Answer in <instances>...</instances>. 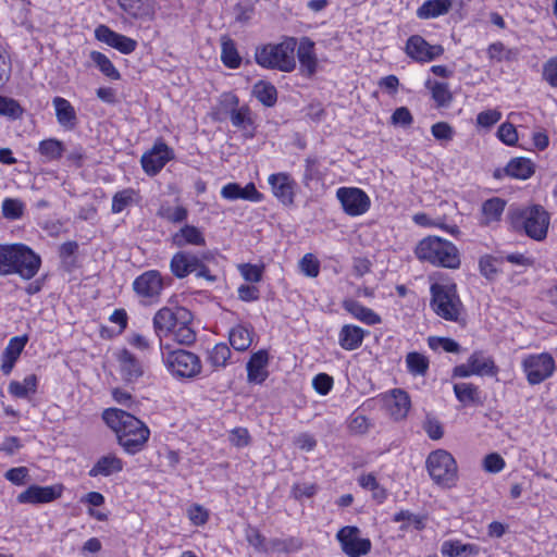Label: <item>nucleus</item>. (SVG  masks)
Returning <instances> with one entry per match:
<instances>
[{
	"mask_svg": "<svg viewBox=\"0 0 557 557\" xmlns=\"http://www.w3.org/2000/svg\"><path fill=\"white\" fill-rule=\"evenodd\" d=\"M273 195L284 205L294 203L295 181L287 173H276L269 176L268 180Z\"/></svg>",
	"mask_w": 557,
	"mask_h": 557,
	"instance_id": "obj_18",
	"label": "nucleus"
},
{
	"mask_svg": "<svg viewBox=\"0 0 557 557\" xmlns=\"http://www.w3.org/2000/svg\"><path fill=\"white\" fill-rule=\"evenodd\" d=\"M28 342L27 335L12 337L1 355V371L4 374L11 373L16 360Z\"/></svg>",
	"mask_w": 557,
	"mask_h": 557,
	"instance_id": "obj_23",
	"label": "nucleus"
},
{
	"mask_svg": "<svg viewBox=\"0 0 557 557\" xmlns=\"http://www.w3.org/2000/svg\"><path fill=\"white\" fill-rule=\"evenodd\" d=\"M416 256L436 267L457 269L460 265L458 249L450 242L437 236H428L419 242Z\"/></svg>",
	"mask_w": 557,
	"mask_h": 557,
	"instance_id": "obj_4",
	"label": "nucleus"
},
{
	"mask_svg": "<svg viewBox=\"0 0 557 557\" xmlns=\"http://www.w3.org/2000/svg\"><path fill=\"white\" fill-rule=\"evenodd\" d=\"M123 470V461L114 454H108L100 457L89 470V475L95 478L98 475L110 476Z\"/></svg>",
	"mask_w": 557,
	"mask_h": 557,
	"instance_id": "obj_26",
	"label": "nucleus"
},
{
	"mask_svg": "<svg viewBox=\"0 0 557 557\" xmlns=\"http://www.w3.org/2000/svg\"><path fill=\"white\" fill-rule=\"evenodd\" d=\"M117 360L124 380L132 382L143 375L141 362L127 349L117 354Z\"/></svg>",
	"mask_w": 557,
	"mask_h": 557,
	"instance_id": "obj_25",
	"label": "nucleus"
},
{
	"mask_svg": "<svg viewBox=\"0 0 557 557\" xmlns=\"http://www.w3.org/2000/svg\"><path fill=\"white\" fill-rule=\"evenodd\" d=\"M408 371L412 375H425L429 370V359L417 351L408 352L406 356Z\"/></svg>",
	"mask_w": 557,
	"mask_h": 557,
	"instance_id": "obj_43",
	"label": "nucleus"
},
{
	"mask_svg": "<svg viewBox=\"0 0 557 557\" xmlns=\"http://www.w3.org/2000/svg\"><path fill=\"white\" fill-rule=\"evenodd\" d=\"M344 308L356 319L368 325H374L381 322V318L372 309L362 306L356 300L344 301Z\"/></svg>",
	"mask_w": 557,
	"mask_h": 557,
	"instance_id": "obj_33",
	"label": "nucleus"
},
{
	"mask_svg": "<svg viewBox=\"0 0 557 557\" xmlns=\"http://www.w3.org/2000/svg\"><path fill=\"white\" fill-rule=\"evenodd\" d=\"M407 54L420 62H429L440 57L444 49L440 45L431 46L424 38L413 35L407 40Z\"/></svg>",
	"mask_w": 557,
	"mask_h": 557,
	"instance_id": "obj_16",
	"label": "nucleus"
},
{
	"mask_svg": "<svg viewBox=\"0 0 557 557\" xmlns=\"http://www.w3.org/2000/svg\"><path fill=\"white\" fill-rule=\"evenodd\" d=\"M230 442L236 447H245L249 444V432L245 428H235L228 436Z\"/></svg>",
	"mask_w": 557,
	"mask_h": 557,
	"instance_id": "obj_64",
	"label": "nucleus"
},
{
	"mask_svg": "<svg viewBox=\"0 0 557 557\" xmlns=\"http://www.w3.org/2000/svg\"><path fill=\"white\" fill-rule=\"evenodd\" d=\"M507 176L517 180H528L534 174V164L530 159L518 157L511 159L504 168Z\"/></svg>",
	"mask_w": 557,
	"mask_h": 557,
	"instance_id": "obj_29",
	"label": "nucleus"
},
{
	"mask_svg": "<svg viewBox=\"0 0 557 557\" xmlns=\"http://www.w3.org/2000/svg\"><path fill=\"white\" fill-rule=\"evenodd\" d=\"M23 113L24 110L16 100L0 95V115L16 120L20 119Z\"/></svg>",
	"mask_w": 557,
	"mask_h": 557,
	"instance_id": "obj_48",
	"label": "nucleus"
},
{
	"mask_svg": "<svg viewBox=\"0 0 557 557\" xmlns=\"http://www.w3.org/2000/svg\"><path fill=\"white\" fill-rule=\"evenodd\" d=\"M14 244L0 245V275H10Z\"/></svg>",
	"mask_w": 557,
	"mask_h": 557,
	"instance_id": "obj_59",
	"label": "nucleus"
},
{
	"mask_svg": "<svg viewBox=\"0 0 557 557\" xmlns=\"http://www.w3.org/2000/svg\"><path fill=\"white\" fill-rule=\"evenodd\" d=\"M95 37L123 54H129L137 48V41L135 39L115 33L107 25H99L95 29Z\"/></svg>",
	"mask_w": 557,
	"mask_h": 557,
	"instance_id": "obj_15",
	"label": "nucleus"
},
{
	"mask_svg": "<svg viewBox=\"0 0 557 557\" xmlns=\"http://www.w3.org/2000/svg\"><path fill=\"white\" fill-rule=\"evenodd\" d=\"M312 385L319 394L326 395L333 386V379L326 373H319L314 376Z\"/></svg>",
	"mask_w": 557,
	"mask_h": 557,
	"instance_id": "obj_62",
	"label": "nucleus"
},
{
	"mask_svg": "<svg viewBox=\"0 0 557 557\" xmlns=\"http://www.w3.org/2000/svg\"><path fill=\"white\" fill-rule=\"evenodd\" d=\"M168 370L177 377L193 379L201 372L199 357L188 350L177 349L163 355Z\"/></svg>",
	"mask_w": 557,
	"mask_h": 557,
	"instance_id": "obj_8",
	"label": "nucleus"
},
{
	"mask_svg": "<svg viewBox=\"0 0 557 557\" xmlns=\"http://www.w3.org/2000/svg\"><path fill=\"white\" fill-rule=\"evenodd\" d=\"M505 207L506 201L498 197H494L484 201L482 205L484 222L488 224L492 222L499 221L505 210Z\"/></svg>",
	"mask_w": 557,
	"mask_h": 557,
	"instance_id": "obj_38",
	"label": "nucleus"
},
{
	"mask_svg": "<svg viewBox=\"0 0 557 557\" xmlns=\"http://www.w3.org/2000/svg\"><path fill=\"white\" fill-rule=\"evenodd\" d=\"M478 547L474 545L450 541L444 542L441 548V553L445 557H458L466 553L469 555H475L478 554Z\"/></svg>",
	"mask_w": 557,
	"mask_h": 557,
	"instance_id": "obj_44",
	"label": "nucleus"
},
{
	"mask_svg": "<svg viewBox=\"0 0 557 557\" xmlns=\"http://www.w3.org/2000/svg\"><path fill=\"white\" fill-rule=\"evenodd\" d=\"M90 59L103 75L113 81L120 79V72L106 54L99 51H91Z\"/></svg>",
	"mask_w": 557,
	"mask_h": 557,
	"instance_id": "obj_41",
	"label": "nucleus"
},
{
	"mask_svg": "<svg viewBox=\"0 0 557 557\" xmlns=\"http://www.w3.org/2000/svg\"><path fill=\"white\" fill-rule=\"evenodd\" d=\"M469 367L476 375H495L497 368L492 358L485 357L482 352H474L468 359Z\"/></svg>",
	"mask_w": 557,
	"mask_h": 557,
	"instance_id": "obj_35",
	"label": "nucleus"
},
{
	"mask_svg": "<svg viewBox=\"0 0 557 557\" xmlns=\"http://www.w3.org/2000/svg\"><path fill=\"white\" fill-rule=\"evenodd\" d=\"M187 516L194 525H203L209 519L208 511L197 504L187 509Z\"/></svg>",
	"mask_w": 557,
	"mask_h": 557,
	"instance_id": "obj_58",
	"label": "nucleus"
},
{
	"mask_svg": "<svg viewBox=\"0 0 557 557\" xmlns=\"http://www.w3.org/2000/svg\"><path fill=\"white\" fill-rule=\"evenodd\" d=\"M484 470L491 473H498L505 468V460L495 453L485 456L483 461Z\"/></svg>",
	"mask_w": 557,
	"mask_h": 557,
	"instance_id": "obj_60",
	"label": "nucleus"
},
{
	"mask_svg": "<svg viewBox=\"0 0 557 557\" xmlns=\"http://www.w3.org/2000/svg\"><path fill=\"white\" fill-rule=\"evenodd\" d=\"M451 8V0H428L418 10L417 16L423 20L446 14Z\"/></svg>",
	"mask_w": 557,
	"mask_h": 557,
	"instance_id": "obj_34",
	"label": "nucleus"
},
{
	"mask_svg": "<svg viewBox=\"0 0 557 557\" xmlns=\"http://www.w3.org/2000/svg\"><path fill=\"white\" fill-rule=\"evenodd\" d=\"M140 196L134 188H125L116 191L112 197L111 211L112 213H121L126 208L138 205Z\"/></svg>",
	"mask_w": 557,
	"mask_h": 557,
	"instance_id": "obj_32",
	"label": "nucleus"
},
{
	"mask_svg": "<svg viewBox=\"0 0 557 557\" xmlns=\"http://www.w3.org/2000/svg\"><path fill=\"white\" fill-rule=\"evenodd\" d=\"M133 288L140 298L152 304L159 299L163 289L162 276L156 270L146 271L135 278Z\"/></svg>",
	"mask_w": 557,
	"mask_h": 557,
	"instance_id": "obj_13",
	"label": "nucleus"
},
{
	"mask_svg": "<svg viewBox=\"0 0 557 557\" xmlns=\"http://www.w3.org/2000/svg\"><path fill=\"white\" fill-rule=\"evenodd\" d=\"M102 419L115 433L119 445L126 454L135 455L145 448L150 430L141 420L117 408L106 409Z\"/></svg>",
	"mask_w": 557,
	"mask_h": 557,
	"instance_id": "obj_1",
	"label": "nucleus"
},
{
	"mask_svg": "<svg viewBox=\"0 0 557 557\" xmlns=\"http://www.w3.org/2000/svg\"><path fill=\"white\" fill-rule=\"evenodd\" d=\"M52 104L55 110L58 123L63 127L73 128L76 125L77 116L70 101L62 97H54Z\"/></svg>",
	"mask_w": 557,
	"mask_h": 557,
	"instance_id": "obj_28",
	"label": "nucleus"
},
{
	"mask_svg": "<svg viewBox=\"0 0 557 557\" xmlns=\"http://www.w3.org/2000/svg\"><path fill=\"white\" fill-rule=\"evenodd\" d=\"M198 256L187 251H178L173 255L170 269L172 274L177 278H184L197 269Z\"/></svg>",
	"mask_w": 557,
	"mask_h": 557,
	"instance_id": "obj_22",
	"label": "nucleus"
},
{
	"mask_svg": "<svg viewBox=\"0 0 557 557\" xmlns=\"http://www.w3.org/2000/svg\"><path fill=\"white\" fill-rule=\"evenodd\" d=\"M456 398L463 405H473L480 403V392L478 386L471 383H457L454 385Z\"/></svg>",
	"mask_w": 557,
	"mask_h": 557,
	"instance_id": "obj_40",
	"label": "nucleus"
},
{
	"mask_svg": "<svg viewBox=\"0 0 557 557\" xmlns=\"http://www.w3.org/2000/svg\"><path fill=\"white\" fill-rule=\"evenodd\" d=\"M430 292L432 310L446 321L458 322L463 305L457 294L456 285L434 283Z\"/></svg>",
	"mask_w": 557,
	"mask_h": 557,
	"instance_id": "obj_6",
	"label": "nucleus"
},
{
	"mask_svg": "<svg viewBox=\"0 0 557 557\" xmlns=\"http://www.w3.org/2000/svg\"><path fill=\"white\" fill-rule=\"evenodd\" d=\"M360 529L354 525L343 527L337 532L336 539L348 557H361L371 550V541L360 537Z\"/></svg>",
	"mask_w": 557,
	"mask_h": 557,
	"instance_id": "obj_10",
	"label": "nucleus"
},
{
	"mask_svg": "<svg viewBox=\"0 0 557 557\" xmlns=\"http://www.w3.org/2000/svg\"><path fill=\"white\" fill-rule=\"evenodd\" d=\"M37 387V377L32 374L26 376L23 382L12 381L9 384V392L18 398H26L28 394L35 393Z\"/></svg>",
	"mask_w": 557,
	"mask_h": 557,
	"instance_id": "obj_42",
	"label": "nucleus"
},
{
	"mask_svg": "<svg viewBox=\"0 0 557 557\" xmlns=\"http://www.w3.org/2000/svg\"><path fill=\"white\" fill-rule=\"evenodd\" d=\"M230 343L234 349L244 351L251 345L252 337L247 329L236 326L230 332Z\"/></svg>",
	"mask_w": 557,
	"mask_h": 557,
	"instance_id": "obj_45",
	"label": "nucleus"
},
{
	"mask_svg": "<svg viewBox=\"0 0 557 557\" xmlns=\"http://www.w3.org/2000/svg\"><path fill=\"white\" fill-rule=\"evenodd\" d=\"M123 11L134 17H141L145 14L143 10L144 0H117Z\"/></svg>",
	"mask_w": 557,
	"mask_h": 557,
	"instance_id": "obj_61",
	"label": "nucleus"
},
{
	"mask_svg": "<svg viewBox=\"0 0 557 557\" xmlns=\"http://www.w3.org/2000/svg\"><path fill=\"white\" fill-rule=\"evenodd\" d=\"M41 265L40 257L23 244H14L10 274H17L24 280L33 278Z\"/></svg>",
	"mask_w": 557,
	"mask_h": 557,
	"instance_id": "obj_9",
	"label": "nucleus"
},
{
	"mask_svg": "<svg viewBox=\"0 0 557 557\" xmlns=\"http://www.w3.org/2000/svg\"><path fill=\"white\" fill-rule=\"evenodd\" d=\"M528 382L532 385L540 384L548 379L555 370V361L548 354L531 355L522 362Z\"/></svg>",
	"mask_w": 557,
	"mask_h": 557,
	"instance_id": "obj_11",
	"label": "nucleus"
},
{
	"mask_svg": "<svg viewBox=\"0 0 557 557\" xmlns=\"http://www.w3.org/2000/svg\"><path fill=\"white\" fill-rule=\"evenodd\" d=\"M512 227L536 242L547 237L550 224L548 211L541 205L516 207L509 210Z\"/></svg>",
	"mask_w": 557,
	"mask_h": 557,
	"instance_id": "obj_3",
	"label": "nucleus"
},
{
	"mask_svg": "<svg viewBox=\"0 0 557 557\" xmlns=\"http://www.w3.org/2000/svg\"><path fill=\"white\" fill-rule=\"evenodd\" d=\"M542 78L552 87L557 88V57L549 58L542 69Z\"/></svg>",
	"mask_w": 557,
	"mask_h": 557,
	"instance_id": "obj_55",
	"label": "nucleus"
},
{
	"mask_svg": "<svg viewBox=\"0 0 557 557\" xmlns=\"http://www.w3.org/2000/svg\"><path fill=\"white\" fill-rule=\"evenodd\" d=\"M269 355L267 350H259L247 362V379L250 383L261 384L268 377Z\"/></svg>",
	"mask_w": 557,
	"mask_h": 557,
	"instance_id": "obj_21",
	"label": "nucleus"
},
{
	"mask_svg": "<svg viewBox=\"0 0 557 557\" xmlns=\"http://www.w3.org/2000/svg\"><path fill=\"white\" fill-rule=\"evenodd\" d=\"M345 213L358 216L366 213L371 205L369 196L357 187H341L336 193Z\"/></svg>",
	"mask_w": 557,
	"mask_h": 557,
	"instance_id": "obj_12",
	"label": "nucleus"
},
{
	"mask_svg": "<svg viewBox=\"0 0 557 557\" xmlns=\"http://www.w3.org/2000/svg\"><path fill=\"white\" fill-rule=\"evenodd\" d=\"M426 469L431 479L442 487H453L458 479L455 458L445 449H436L426 458Z\"/></svg>",
	"mask_w": 557,
	"mask_h": 557,
	"instance_id": "obj_7",
	"label": "nucleus"
},
{
	"mask_svg": "<svg viewBox=\"0 0 557 557\" xmlns=\"http://www.w3.org/2000/svg\"><path fill=\"white\" fill-rule=\"evenodd\" d=\"M240 274L247 282L258 283L262 278V269L253 264H242L239 267Z\"/></svg>",
	"mask_w": 557,
	"mask_h": 557,
	"instance_id": "obj_63",
	"label": "nucleus"
},
{
	"mask_svg": "<svg viewBox=\"0 0 557 557\" xmlns=\"http://www.w3.org/2000/svg\"><path fill=\"white\" fill-rule=\"evenodd\" d=\"M193 313L184 308L163 307L159 309L152 320L153 330L160 342L165 336H172L181 345H193L197 333L191 326Z\"/></svg>",
	"mask_w": 557,
	"mask_h": 557,
	"instance_id": "obj_2",
	"label": "nucleus"
},
{
	"mask_svg": "<svg viewBox=\"0 0 557 557\" xmlns=\"http://www.w3.org/2000/svg\"><path fill=\"white\" fill-rule=\"evenodd\" d=\"M223 103L234 127L246 129L248 126L252 125L253 122L250 109L247 106L238 107L239 100L237 96L232 94L225 95Z\"/></svg>",
	"mask_w": 557,
	"mask_h": 557,
	"instance_id": "obj_19",
	"label": "nucleus"
},
{
	"mask_svg": "<svg viewBox=\"0 0 557 557\" xmlns=\"http://www.w3.org/2000/svg\"><path fill=\"white\" fill-rule=\"evenodd\" d=\"M38 152L44 162L55 161L62 157L64 146L62 141L55 138H49L39 143Z\"/></svg>",
	"mask_w": 557,
	"mask_h": 557,
	"instance_id": "obj_37",
	"label": "nucleus"
},
{
	"mask_svg": "<svg viewBox=\"0 0 557 557\" xmlns=\"http://www.w3.org/2000/svg\"><path fill=\"white\" fill-rule=\"evenodd\" d=\"M300 271L308 277H317L320 273V262L312 253H306L299 261Z\"/></svg>",
	"mask_w": 557,
	"mask_h": 557,
	"instance_id": "obj_52",
	"label": "nucleus"
},
{
	"mask_svg": "<svg viewBox=\"0 0 557 557\" xmlns=\"http://www.w3.org/2000/svg\"><path fill=\"white\" fill-rule=\"evenodd\" d=\"M296 38L288 37L280 44H269L257 48L255 59L262 67L275 69L282 72H292L296 67Z\"/></svg>",
	"mask_w": 557,
	"mask_h": 557,
	"instance_id": "obj_5",
	"label": "nucleus"
},
{
	"mask_svg": "<svg viewBox=\"0 0 557 557\" xmlns=\"http://www.w3.org/2000/svg\"><path fill=\"white\" fill-rule=\"evenodd\" d=\"M252 92L255 97L265 107H273L277 100L276 88L268 82L260 81L255 84Z\"/></svg>",
	"mask_w": 557,
	"mask_h": 557,
	"instance_id": "obj_39",
	"label": "nucleus"
},
{
	"mask_svg": "<svg viewBox=\"0 0 557 557\" xmlns=\"http://www.w3.org/2000/svg\"><path fill=\"white\" fill-rule=\"evenodd\" d=\"M172 158V149L166 144L159 143L150 151L143 154L140 162L147 174L156 175Z\"/></svg>",
	"mask_w": 557,
	"mask_h": 557,
	"instance_id": "obj_14",
	"label": "nucleus"
},
{
	"mask_svg": "<svg viewBox=\"0 0 557 557\" xmlns=\"http://www.w3.org/2000/svg\"><path fill=\"white\" fill-rule=\"evenodd\" d=\"M410 409L409 395L399 388L393 389L392 399L388 403V410L395 420L404 419Z\"/></svg>",
	"mask_w": 557,
	"mask_h": 557,
	"instance_id": "obj_31",
	"label": "nucleus"
},
{
	"mask_svg": "<svg viewBox=\"0 0 557 557\" xmlns=\"http://www.w3.org/2000/svg\"><path fill=\"white\" fill-rule=\"evenodd\" d=\"M497 136L507 146H513L518 140L517 129L511 123H503L498 127Z\"/></svg>",
	"mask_w": 557,
	"mask_h": 557,
	"instance_id": "obj_56",
	"label": "nucleus"
},
{
	"mask_svg": "<svg viewBox=\"0 0 557 557\" xmlns=\"http://www.w3.org/2000/svg\"><path fill=\"white\" fill-rule=\"evenodd\" d=\"M297 58L300 63L301 72L307 76H312L317 72L318 59L314 53V42L302 37L297 48Z\"/></svg>",
	"mask_w": 557,
	"mask_h": 557,
	"instance_id": "obj_20",
	"label": "nucleus"
},
{
	"mask_svg": "<svg viewBox=\"0 0 557 557\" xmlns=\"http://www.w3.org/2000/svg\"><path fill=\"white\" fill-rule=\"evenodd\" d=\"M432 98L438 107L448 106L453 99V96L448 89L446 83L435 82L431 87Z\"/></svg>",
	"mask_w": 557,
	"mask_h": 557,
	"instance_id": "obj_50",
	"label": "nucleus"
},
{
	"mask_svg": "<svg viewBox=\"0 0 557 557\" xmlns=\"http://www.w3.org/2000/svg\"><path fill=\"white\" fill-rule=\"evenodd\" d=\"M367 332L351 324H345L338 334V344L345 350H355L359 348L363 342Z\"/></svg>",
	"mask_w": 557,
	"mask_h": 557,
	"instance_id": "obj_27",
	"label": "nucleus"
},
{
	"mask_svg": "<svg viewBox=\"0 0 557 557\" xmlns=\"http://www.w3.org/2000/svg\"><path fill=\"white\" fill-rule=\"evenodd\" d=\"M2 214L10 220L20 219L23 215V203L17 199H4L2 202Z\"/></svg>",
	"mask_w": 557,
	"mask_h": 557,
	"instance_id": "obj_54",
	"label": "nucleus"
},
{
	"mask_svg": "<svg viewBox=\"0 0 557 557\" xmlns=\"http://www.w3.org/2000/svg\"><path fill=\"white\" fill-rule=\"evenodd\" d=\"M422 429L428 434V436L437 441L441 440L444 435V430L442 423L433 416L428 414L423 421Z\"/></svg>",
	"mask_w": 557,
	"mask_h": 557,
	"instance_id": "obj_53",
	"label": "nucleus"
},
{
	"mask_svg": "<svg viewBox=\"0 0 557 557\" xmlns=\"http://www.w3.org/2000/svg\"><path fill=\"white\" fill-rule=\"evenodd\" d=\"M158 215L172 223H181L187 219L188 211L186 208L178 206L175 208L172 207H161Z\"/></svg>",
	"mask_w": 557,
	"mask_h": 557,
	"instance_id": "obj_49",
	"label": "nucleus"
},
{
	"mask_svg": "<svg viewBox=\"0 0 557 557\" xmlns=\"http://www.w3.org/2000/svg\"><path fill=\"white\" fill-rule=\"evenodd\" d=\"M221 60L228 69H237L242 63L234 40L227 36L221 38Z\"/></svg>",
	"mask_w": 557,
	"mask_h": 557,
	"instance_id": "obj_36",
	"label": "nucleus"
},
{
	"mask_svg": "<svg viewBox=\"0 0 557 557\" xmlns=\"http://www.w3.org/2000/svg\"><path fill=\"white\" fill-rule=\"evenodd\" d=\"M429 347L433 350H437L442 348L443 350L447 352H459L460 346L459 344L448 337H436L431 336L428 339Z\"/></svg>",
	"mask_w": 557,
	"mask_h": 557,
	"instance_id": "obj_51",
	"label": "nucleus"
},
{
	"mask_svg": "<svg viewBox=\"0 0 557 557\" xmlns=\"http://www.w3.org/2000/svg\"><path fill=\"white\" fill-rule=\"evenodd\" d=\"M502 119V113L496 110H485L476 115V123L479 126L490 128Z\"/></svg>",
	"mask_w": 557,
	"mask_h": 557,
	"instance_id": "obj_57",
	"label": "nucleus"
},
{
	"mask_svg": "<svg viewBox=\"0 0 557 557\" xmlns=\"http://www.w3.org/2000/svg\"><path fill=\"white\" fill-rule=\"evenodd\" d=\"M230 357L231 350L228 346L224 343H219L209 352L208 360L213 367L219 368L225 367Z\"/></svg>",
	"mask_w": 557,
	"mask_h": 557,
	"instance_id": "obj_47",
	"label": "nucleus"
},
{
	"mask_svg": "<svg viewBox=\"0 0 557 557\" xmlns=\"http://www.w3.org/2000/svg\"><path fill=\"white\" fill-rule=\"evenodd\" d=\"M395 522H404L400 527V530L405 531L410 525H412L416 530H423L425 527V521L422 516L411 513L409 510H401L394 516Z\"/></svg>",
	"mask_w": 557,
	"mask_h": 557,
	"instance_id": "obj_46",
	"label": "nucleus"
},
{
	"mask_svg": "<svg viewBox=\"0 0 557 557\" xmlns=\"http://www.w3.org/2000/svg\"><path fill=\"white\" fill-rule=\"evenodd\" d=\"M221 196L227 200L244 199L255 202L262 199V195L257 190L253 183H248L245 187L237 183H228L222 187Z\"/></svg>",
	"mask_w": 557,
	"mask_h": 557,
	"instance_id": "obj_24",
	"label": "nucleus"
},
{
	"mask_svg": "<svg viewBox=\"0 0 557 557\" xmlns=\"http://www.w3.org/2000/svg\"><path fill=\"white\" fill-rule=\"evenodd\" d=\"M172 240L180 248L186 245L203 246L206 244L202 233L194 225L183 226L173 235Z\"/></svg>",
	"mask_w": 557,
	"mask_h": 557,
	"instance_id": "obj_30",
	"label": "nucleus"
},
{
	"mask_svg": "<svg viewBox=\"0 0 557 557\" xmlns=\"http://www.w3.org/2000/svg\"><path fill=\"white\" fill-rule=\"evenodd\" d=\"M61 485L39 486L30 485L27 490L17 495L20 504H46L53 502L62 495Z\"/></svg>",
	"mask_w": 557,
	"mask_h": 557,
	"instance_id": "obj_17",
	"label": "nucleus"
}]
</instances>
